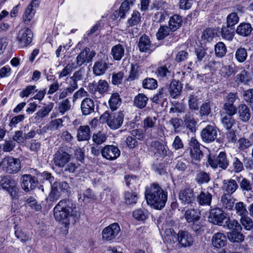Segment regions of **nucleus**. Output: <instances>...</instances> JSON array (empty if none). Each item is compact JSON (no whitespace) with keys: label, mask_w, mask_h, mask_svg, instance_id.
I'll list each match as a JSON object with an SVG mask.
<instances>
[{"label":"nucleus","mask_w":253,"mask_h":253,"mask_svg":"<svg viewBox=\"0 0 253 253\" xmlns=\"http://www.w3.org/2000/svg\"><path fill=\"white\" fill-rule=\"evenodd\" d=\"M157 120V118L156 117L150 116L143 120L141 123V125L145 133H149L150 131H152L156 126Z\"/></svg>","instance_id":"27"},{"label":"nucleus","mask_w":253,"mask_h":253,"mask_svg":"<svg viewBox=\"0 0 253 253\" xmlns=\"http://www.w3.org/2000/svg\"><path fill=\"white\" fill-rule=\"evenodd\" d=\"M157 81L153 78H147L142 82V86L144 88L153 89L157 87Z\"/></svg>","instance_id":"60"},{"label":"nucleus","mask_w":253,"mask_h":253,"mask_svg":"<svg viewBox=\"0 0 253 253\" xmlns=\"http://www.w3.org/2000/svg\"><path fill=\"white\" fill-rule=\"evenodd\" d=\"M103 117L107 118V124L111 129H117L122 126L124 115L122 112L109 114L106 112L102 115L101 118Z\"/></svg>","instance_id":"4"},{"label":"nucleus","mask_w":253,"mask_h":253,"mask_svg":"<svg viewBox=\"0 0 253 253\" xmlns=\"http://www.w3.org/2000/svg\"><path fill=\"white\" fill-rule=\"evenodd\" d=\"M221 201L224 209L231 210L234 207L235 199L230 194H224L221 197Z\"/></svg>","instance_id":"30"},{"label":"nucleus","mask_w":253,"mask_h":253,"mask_svg":"<svg viewBox=\"0 0 253 253\" xmlns=\"http://www.w3.org/2000/svg\"><path fill=\"white\" fill-rule=\"evenodd\" d=\"M95 105L93 100L85 98L83 100L81 104V109L84 115H88L94 111Z\"/></svg>","instance_id":"20"},{"label":"nucleus","mask_w":253,"mask_h":253,"mask_svg":"<svg viewBox=\"0 0 253 253\" xmlns=\"http://www.w3.org/2000/svg\"><path fill=\"white\" fill-rule=\"evenodd\" d=\"M252 80L250 73L245 70L242 71L236 77L235 82L237 84H247Z\"/></svg>","instance_id":"38"},{"label":"nucleus","mask_w":253,"mask_h":253,"mask_svg":"<svg viewBox=\"0 0 253 253\" xmlns=\"http://www.w3.org/2000/svg\"><path fill=\"white\" fill-rule=\"evenodd\" d=\"M62 193L63 192L58 187L56 182H54L51 186V190L48 196L49 200L52 202L57 200L61 196Z\"/></svg>","instance_id":"41"},{"label":"nucleus","mask_w":253,"mask_h":253,"mask_svg":"<svg viewBox=\"0 0 253 253\" xmlns=\"http://www.w3.org/2000/svg\"><path fill=\"white\" fill-rule=\"evenodd\" d=\"M71 155L62 150L57 151L53 155L54 164L58 168H63L70 161Z\"/></svg>","instance_id":"11"},{"label":"nucleus","mask_w":253,"mask_h":253,"mask_svg":"<svg viewBox=\"0 0 253 253\" xmlns=\"http://www.w3.org/2000/svg\"><path fill=\"white\" fill-rule=\"evenodd\" d=\"M208 162L213 169L219 167L222 169H225L229 166V161L224 152H220L217 157L210 156Z\"/></svg>","instance_id":"6"},{"label":"nucleus","mask_w":253,"mask_h":253,"mask_svg":"<svg viewBox=\"0 0 253 253\" xmlns=\"http://www.w3.org/2000/svg\"><path fill=\"white\" fill-rule=\"evenodd\" d=\"M184 122L186 126L191 132H194L196 131V122L190 113H188L185 115Z\"/></svg>","instance_id":"51"},{"label":"nucleus","mask_w":253,"mask_h":253,"mask_svg":"<svg viewBox=\"0 0 253 253\" xmlns=\"http://www.w3.org/2000/svg\"><path fill=\"white\" fill-rule=\"evenodd\" d=\"M148 97L143 94H138L134 99V104L139 108H144L148 101Z\"/></svg>","instance_id":"49"},{"label":"nucleus","mask_w":253,"mask_h":253,"mask_svg":"<svg viewBox=\"0 0 253 253\" xmlns=\"http://www.w3.org/2000/svg\"><path fill=\"white\" fill-rule=\"evenodd\" d=\"M77 137L79 141L88 139L90 137V128L89 126H80L78 130Z\"/></svg>","instance_id":"34"},{"label":"nucleus","mask_w":253,"mask_h":253,"mask_svg":"<svg viewBox=\"0 0 253 253\" xmlns=\"http://www.w3.org/2000/svg\"><path fill=\"white\" fill-rule=\"evenodd\" d=\"M178 241L182 247H189L193 244L194 238L187 231H179Z\"/></svg>","instance_id":"17"},{"label":"nucleus","mask_w":253,"mask_h":253,"mask_svg":"<svg viewBox=\"0 0 253 253\" xmlns=\"http://www.w3.org/2000/svg\"><path fill=\"white\" fill-rule=\"evenodd\" d=\"M140 21V14L137 11H134L131 18L128 20L126 23V28L137 26L138 25H139Z\"/></svg>","instance_id":"44"},{"label":"nucleus","mask_w":253,"mask_h":253,"mask_svg":"<svg viewBox=\"0 0 253 253\" xmlns=\"http://www.w3.org/2000/svg\"><path fill=\"white\" fill-rule=\"evenodd\" d=\"M170 66V64L169 63L165 64H160L156 71L157 76L161 78H168L171 76Z\"/></svg>","instance_id":"24"},{"label":"nucleus","mask_w":253,"mask_h":253,"mask_svg":"<svg viewBox=\"0 0 253 253\" xmlns=\"http://www.w3.org/2000/svg\"><path fill=\"white\" fill-rule=\"evenodd\" d=\"M121 231L118 223H113L104 228L102 231V238L104 241L109 242L114 240Z\"/></svg>","instance_id":"7"},{"label":"nucleus","mask_w":253,"mask_h":253,"mask_svg":"<svg viewBox=\"0 0 253 253\" xmlns=\"http://www.w3.org/2000/svg\"><path fill=\"white\" fill-rule=\"evenodd\" d=\"M22 187L25 191L34 189L38 184L37 179L31 175H24L22 177Z\"/></svg>","instance_id":"18"},{"label":"nucleus","mask_w":253,"mask_h":253,"mask_svg":"<svg viewBox=\"0 0 253 253\" xmlns=\"http://www.w3.org/2000/svg\"><path fill=\"white\" fill-rule=\"evenodd\" d=\"M241 231H234L227 233L229 240L232 242H241L244 240V236Z\"/></svg>","instance_id":"46"},{"label":"nucleus","mask_w":253,"mask_h":253,"mask_svg":"<svg viewBox=\"0 0 253 253\" xmlns=\"http://www.w3.org/2000/svg\"><path fill=\"white\" fill-rule=\"evenodd\" d=\"M164 238L167 242L174 244L178 241V234L177 235L171 228H166L165 231Z\"/></svg>","instance_id":"39"},{"label":"nucleus","mask_w":253,"mask_h":253,"mask_svg":"<svg viewBox=\"0 0 253 253\" xmlns=\"http://www.w3.org/2000/svg\"><path fill=\"white\" fill-rule=\"evenodd\" d=\"M212 195L208 192L202 191L197 197L199 204L203 206H210L212 200Z\"/></svg>","instance_id":"36"},{"label":"nucleus","mask_w":253,"mask_h":253,"mask_svg":"<svg viewBox=\"0 0 253 253\" xmlns=\"http://www.w3.org/2000/svg\"><path fill=\"white\" fill-rule=\"evenodd\" d=\"M226 223L227 228L232 231L242 230V227L237 220L228 219Z\"/></svg>","instance_id":"63"},{"label":"nucleus","mask_w":253,"mask_h":253,"mask_svg":"<svg viewBox=\"0 0 253 253\" xmlns=\"http://www.w3.org/2000/svg\"><path fill=\"white\" fill-rule=\"evenodd\" d=\"M227 239L225 235L221 232L215 233L211 239L212 245L217 248H222L226 244Z\"/></svg>","instance_id":"22"},{"label":"nucleus","mask_w":253,"mask_h":253,"mask_svg":"<svg viewBox=\"0 0 253 253\" xmlns=\"http://www.w3.org/2000/svg\"><path fill=\"white\" fill-rule=\"evenodd\" d=\"M1 165L2 168L9 173H17L21 169L20 160L12 157L4 158L1 162Z\"/></svg>","instance_id":"3"},{"label":"nucleus","mask_w":253,"mask_h":253,"mask_svg":"<svg viewBox=\"0 0 253 253\" xmlns=\"http://www.w3.org/2000/svg\"><path fill=\"white\" fill-rule=\"evenodd\" d=\"M182 19L181 16L175 14L172 16L169 20V27L172 32H174L181 26Z\"/></svg>","instance_id":"29"},{"label":"nucleus","mask_w":253,"mask_h":253,"mask_svg":"<svg viewBox=\"0 0 253 253\" xmlns=\"http://www.w3.org/2000/svg\"><path fill=\"white\" fill-rule=\"evenodd\" d=\"M84 70L82 68L75 72L72 77H70L71 81L70 84L77 89L78 88V82L83 79Z\"/></svg>","instance_id":"42"},{"label":"nucleus","mask_w":253,"mask_h":253,"mask_svg":"<svg viewBox=\"0 0 253 253\" xmlns=\"http://www.w3.org/2000/svg\"><path fill=\"white\" fill-rule=\"evenodd\" d=\"M96 53L94 51H90L88 48L83 49L77 56L76 59L77 67L82 66L84 63H89L92 61Z\"/></svg>","instance_id":"12"},{"label":"nucleus","mask_w":253,"mask_h":253,"mask_svg":"<svg viewBox=\"0 0 253 253\" xmlns=\"http://www.w3.org/2000/svg\"><path fill=\"white\" fill-rule=\"evenodd\" d=\"M247 56V50L244 47L238 48L235 53V58L240 63L244 62L246 60Z\"/></svg>","instance_id":"58"},{"label":"nucleus","mask_w":253,"mask_h":253,"mask_svg":"<svg viewBox=\"0 0 253 253\" xmlns=\"http://www.w3.org/2000/svg\"><path fill=\"white\" fill-rule=\"evenodd\" d=\"M109 89V84L105 80H100L95 84V92H98L99 94L103 95L107 92Z\"/></svg>","instance_id":"45"},{"label":"nucleus","mask_w":253,"mask_h":253,"mask_svg":"<svg viewBox=\"0 0 253 253\" xmlns=\"http://www.w3.org/2000/svg\"><path fill=\"white\" fill-rule=\"evenodd\" d=\"M223 183V190L226 192L227 194L232 195L238 188L237 182L232 179L224 180Z\"/></svg>","instance_id":"23"},{"label":"nucleus","mask_w":253,"mask_h":253,"mask_svg":"<svg viewBox=\"0 0 253 253\" xmlns=\"http://www.w3.org/2000/svg\"><path fill=\"white\" fill-rule=\"evenodd\" d=\"M109 68V64L101 60L94 63L93 72L96 76H100L104 74Z\"/></svg>","instance_id":"26"},{"label":"nucleus","mask_w":253,"mask_h":253,"mask_svg":"<svg viewBox=\"0 0 253 253\" xmlns=\"http://www.w3.org/2000/svg\"><path fill=\"white\" fill-rule=\"evenodd\" d=\"M121 100L118 93H113L109 101V104L111 109L113 111L117 110L121 105Z\"/></svg>","instance_id":"43"},{"label":"nucleus","mask_w":253,"mask_h":253,"mask_svg":"<svg viewBox=\"0 0 253 253\" xmlns=\"http://www.w3.org/2000/svg\"><path fill=\"white\" fill-rule=\"evenodd\" d=\"M138 46L141 52H144L150 53L153 49V45L148 36L145 35H142L139 41Z\"/></svg>","instance_id":"21"},{"label":"nucleus","mask_w":253,"mask_h":253,"mask_svg":"<svg viewBox=\"0 0 253 253\" xmlns=\"http://www.w3.org/2000/svg\"><path fill=\"white\" fill-rule=\"evenodd\" d=\"M125 49L123 46L120 44H117L112 47L111 54L115 60H120L124 56Z\"/></svg>","instance_id":"37"},{"label":"nucleus","mask_w":253,"mask_h":253,"mask_svg":"<svg viewBox=\"0 0 253 253\" xmlns=\"http://www.w3.org/2000/svg\"><path fill=\"white\" fill-rule=\"evenodd\" d=\"M169 27L166 26H161L156 34L158 40H163L169 35Z\"/></svg>","instance_id":"64"},{"label":"nucleus","mask_w":253,"mask_h":253,"mask_svg":"<svg viewBox=\"0 0 253 253\" xmlns=\"http://www.w3.org/2000/svg\"><path fill=\"white\" fill-rule=\"evenodd\" d=\"M107 139L106 133L98 131L97 133L94 134L92 136V140L94 143L99 145L105 142Z\"/></svg>","instance_id":"62"},{"label":"nucleus","mask_w":253,"mask_h":253,"mask_svg":"<svg viewBox=\"0 0 253 253\" xmlns=\"http://www.w3.org/2000/svg\"><path fill=\"white\" fill-rule=\"evenodd\" d=\"M195 180L199 184L207 183L210 180V176L206 172L200 171L197 173Z\"/></svg>","instance_id":"53"},{"label":"nucleus","mask_w":253,"mask_h":253,"mask_svg":"<svg viewBox=\"0 0 253 253\" xmlns=\"http://www.w3.org/2000/svg\"><path fill=\"white\" fill-rule=\"evenodd\" d=\"M101 153L104 158L110 161H113L120 156V151L116 146L106 145L102 148Z\"/></svg>","instance_id":"13"},{"label":"nucleus","mask_w":253,"mask_h":253,"mask_svg":"<svg viewBox=\"0 0 253 253\" xmlns=\"http://www.w3.org/2000/svg\"><path fill=\"white\" fill-rule=\"evenodd\" d=\"M62 100L59 103L58 110L62 115L66 112L69 111L72 108V105L68 98L62 99Z\"/></svg>","instance_id":"54"},{"label":"nucleus","mask_w":253,"mask_h":253,"mask_svg":"<svg viewBox=\"0 0 253 253\" xmlns=\"http://www.w3.org/2000/svg\"><path fill=\"white\" fill-rule=\"evenodd\" d=\"M167 92L166 87L160 88L158 92L153 97L152 101L157 104H159L162 100L166 99Z\"/></svg>","instance_id":"52"},{"label":"nucleus","mask_w":253,"mask_h":253,"mask_svg":"<svg viewBox=\"0 0 253 253\" xmlns=\"http://www.w3.org/2000/svg\"><path fill=\"white\" fill-rule=\"evenodd\" d=\"M169 89L170 96L176 98L181 93L182 86L178 81H173L170 83Z\"/></svg>","instance_id":"31"},{"label":"nucleus","mask_w":253,"mask_h":253,"mask_svg":"<svg viewBox=\"0 0 253 253\" xmlns=\"http://www.w3.org/2000/svg\"><path fill=\"white\" fill-rule=\"evenodd\" d=\"M125 203L127 205H131L136 203L137 201V194L135 192H126L125 193Z\"/></svg>","instance_id":"59"},{"label":"nucleus","mask_w":253,"mask_h":253,"mask_svg":"<svg viewBox=\"0 0 253 253\" xmlns=\"http://www.w3.org/2000/svg\"><path fill=\"white\" fill-rule=\"evenodd\" d=\"M76 89V88L69 84V86L59 89L57 93V96L60 100L66 99L67 97L71 95Z\"/></svg>","instance_id":"47"},{"label":"nucleus","mask_w":253,"mask_h":253,"mask_svg":"<svg viewBox=\"0 0 253 253\" xmlns=\"http://www.w3.org/2000/svg\"><path fill=\"white\" fill-rule=\"evenodd\" d=\"M214 50L215 55L218 57H223L227 51L226 47L222 42H218L215 45Z\"/></svg>","instance_id":"57"},{"label":"nucleus","mask_w":253,"mask_h":253,"mask_svg":"<svg viewBox=\"0 0 253 253\" xmlns=\"http://www.w3.org/2000/svg\"><path fill=\"white\" fill-rule=\"evenodd\" d=\"M145 198L148 205L161 210L167 201L168 194L158 184L153 183L146 188Z\"/></svg>","instance_id":"1"},{"label":"nucleus","mask_w":253,"mask_h":253,"mask_svg":"<svg viewBox=\"0 0 253 253\" xmlns=\"http://www.w3.org/2000/svg\"><path fill=\"white\" fill-rule=\"evenodd\" d=\"M178 199L183 205L192 204L195 200L193 189L186 188L180 190L178 194Z\"/></svg>","instance_id":"14"},{"label":"nucleus","mask_w":253,"mask_h":253,"mask_svg":"<svg viewBox=\"0 0 253 253\" xmlns=\"http://www.w3.org/2000/svg\"><path fill=\"white\" fill-rule=\"evenodd\" d=\"M252 27L250 24L241 23L236 29V33L242 36L246 37L250 35L252 31Z\"/></svg>","instance_id":"33"},{"label":"nucleus","mask_w":253,"mask_h":253,"mask_svg":"<svg viewBox=\"0 0 253 253\" xmlns=\"http://www.w3.org/2000/svg\"><path fill=\"white\" fill-rule=\"evenodd\" d=\"M33 37L32 32L30 29L24 28L20 30L16 37L19 47L23 48L29 45L32 41Z\"/></svg>","instance_id":"8"},{"label":"nucleus","mask_w":253,"mask_h":253,"mask_svg":"<svg viewBox=\"0 0 253 253\" xmlns=\"http://www.w3.org/2000/svg\"><path fill=\"white\" fill-rule=\"evenodd\" d=\"M238 119L244 123H248L251 117L250 108L245 104L241 103L237 107V113Z\"/></svg>","instance_id":"15"},{"label":"nucleus","mask_w":253,"mask_h":253,"mask_svg":"<svg viewBox=\"0 0 253 253\" xmlns=\"http://www.w3.org/2000/svg\"><path fill=\"white\" fill-rule=\"evenodd\" d=\"M239 182L240 188L244 195L247 198H252L253 197V184L251 182V180L246 178H242Z\"/></svg>","instance_id":"19"},{"label":"nucleus","mask_w":253,"mask_h":253,"mask_svg":"<svg viewBox=\"0 0 253 253\" xmlns=\"http://www.w3.org/2000/svg\"><path fill=\"white\" fill-rule=\"evenodd\" d=\"M130 5L126 2H123L119 11H115L114 15L116 18L120 17L121 18H124L126 13L129 10Z\"/></svg>","instance_id":"56"},{"label":"nucleus","mask_w":253,"mask_h":253,"mask_svg":"<svg viewBox=\"0 0 253 253\" xmlns=\"http://www.w3.org/2000/svg\"><path fill=\"white\" fill-rule=\"evenodd\" d=\"M214 36V30L211 28H207L202 33L201 41L203 43L211 42Z\"/></svg>","instance_id":"50"},{"label":"nucleus","mask_w":253,"mask_h":253,"mask_svg":"<svg viewBox=\"0 0 253 253\" xmlns=\"http://www.w3.org/2000/svg\"><path fill=\"white\" fill-rule=\"evenodd\" d=\"M39 4V1H37V0H32L31 4L27 7L23 16L25 22H29L31 20L35 13L34 7H37Z\"/></svg>","instance_id":"28"},{"label":"nucleus","mask_w":253,"mask_h":253,"mask_svg":"<svg viewBox=\"0 0 253 253\" xmlns=\"http://www.w3.org/2000/svg\"><path fill=\"white\" fill-rule=\"evenodd\" d=\"M69 209L66 211H54V216L56 220L62 221L64 223H67L69 217L74 215L75 214L71 213Z\"/></svg>","instance_id":"35"},{"label":"nucleus","mask_w":253,"mask_h":253,"mask_svg":"<svg viewBox=\"0 0 253 253\" xmlns=\"http://www.w3.org/2000/svg\"><path fill=\"white\" fill-rule=\"evenodd\" d=\"M184 216L188 223H194L200 219V213L197 209H189L185 211Z\"/></svg>","instance_id":"25"},{"label":"nucleus","mask_w":253,"mask_h":253,"mask_svg":"<svg viewBox=\"0 0 253 253\" xmlns=\"http://www.w3.org/2000/svg\"><path fill=\"white\" fill-rule=\"evenodd\" d=\"M236 213L241 217L248 215V211L246 209V205L242 202L237 203L235 206Z\"/></svg>","instance_id":"55"},{"label":"nucleus","mask_w":253,"mask_h":253,"mask_svg":"<svg viewBox=\"0 0 253 253\" xmlns=\"http://www.w3.org/2000/svg\"><path fill=\"white\" fill-rule=\"evenodd\" d=\"M77 68V66L74 62L69 63L67 64L62 70L59 73V78L62 79L68 75Z\"/></svg>","instance_id":"48"},{"label":"nucleus","mask_w":253,"mask_h":253,"mask_svg":"<svg viewBox=\"0 0 253 253\" xmlns=\"http://www.w3.org/2000/svg\"><path fill=\"white\" fill-rule=\"evenodd\" d=\"M76 209V205L72 201L65 199L58 202L54 207V211H66L69 209L70 211V212L75 213Z\"/></svg>","instance_id":"16"},{"label":"nucleus","mask_w":253,"mask_h":253,"mask_svg":"<svg viewBox=\"0 0 253 253\" xmlns=\"http://www.w3.org/2000/svg\"><path fill=\"white\" fill-rule=\"evenodd\" d=\"M53 106L54 104L51 102L45 105L36 114L35 119L38 121L47 116L53 109Z\"/></svg>","instance_id":"32"},{"label":"nucleus","mask_w":253,"mask_h":253,"mask_svg":"<svg viewBox=\"0 0 253 253\" xmlns=\"http://www.w3.org/2000/svg\"><path fill=\"white\" fill-rule=\"evenodd\" d=\"M218 129L214 125H208L201 132L203 141L210 143L214 141L217 136Z\"/></svg>","instance_id":"9"},{"label":"nucleus","mask_w":253,"mask_h":253,"mask_svg":"<svg viewBox=\"0 0 253 253\" xmlns=\"http://www.w3.org/2000/svg\"><path fill=\"white\" fill-rule=\"evenodd\" d=\"M0 187L7 191L13 199H17L18 188L16 183L9 176L0 177Z\"/></svg>","instance_id":"5"},{"label":"nucleus","mask_w":253,"mask_h":253,"mask_svg":"<svg viewBox=\"0 0 253 253\" xmlns=\"http://www.w3.org/2000/svg\"><path fill=\"white\" fill-rule=\"evenodd\" d=\"M221 123L224 127L227 129H230L235 124V120L232 116H225L222 118Z\"/></svg>","instance_id":"61"},{"label":"nucleus","mask_w":253,"mask_h":253,"mask_svg":"<svg viewBox=\"0 0 253 253\" xmlns=\"http://www.w3.org/2000/svg\"><path fill=\"white\" fill-rule=\"evenodd\" d=\"M227 218L226 213L218 208L212 209L209 216L210 222L218 225H221L223 220Z\"/></svg>","instance_id":"10"},{"label":"nucleus","mask_w":253,"mask_h":253,"mask_svg":"<svg viewBox=\"0 0 253 253\" xmlns=\"http://www.w3.org/2000/svg\"><path fill=\"white\" fill-rule=\"evenodd\" d=\"M200 144L194 137H192L189 142L187 149L189 151L191 159V164L197 167V163L200 162L203 157V153L200 150Z\"/></svg>","instance_id":"2"},{"label":"nucleus","mask_w":253,"mask_h":253,"mask_svg":"<svg viewBox=\"0 0 253 253\" xmlns=\"http://www.w3.org/2000/svg\"><path fill=\"white\" fill-rule=\"evenodd\" d=\"M151 145L155 150V154H158L160 157H165L167 155V147L158 141H153Z\"/></svg>","instance_id":"40"}]
</instances>
